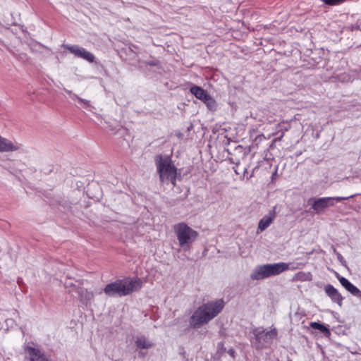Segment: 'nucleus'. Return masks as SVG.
Here are the masks:
<instances>
[{
  "label": "nucleus",
  "instance_id": "1",
  "mask_svg": "<svg viewBox=\"0 0 361 361\" xmlns=\"http://www.w3.org/2000/svg\"><path fill=\"white\" fill-rule=\"evenodd\" d=\"M223 300L207 302L196 310L190 319V325L199 328L214 318L224 308Z\"/></svg>",
  "mask_w": 361,
  "mask_h": 361
},
{
  "label": "nucleus",
  "instance_id": "2",
  "mask_svg": "<svg viewBox=\"0 0 361 361\" xmlns=\"http://www.w3.org/2000/svg\"><path fill=\"white\" fill-rule=\"evenodd\" d=\"M290 264L285 262H278L257 266L251 273L250 278L252 280H262L278 275L288 269H302L305 266V264L302 262L297 263L290 267H289Z\"/></svg>",
  "mask_w": 361,
  "mask_h": 361
},
{
  "label": "nucleus",
  "instance_id": "3",
  "mask_svg": "<svg viewBox=\"0 0 361 361\" xmlns=\"http://www.w3.org/2000/svg\"><path fill=\"white\" fill-rule=\"evenodd\" d=\"M142 285V281L139 278L120 280L108 284L104 288V292L110 297L124 296L138 290Z\"/></svg>",
  "mask_w": 361,
  "mask_h": 361
},
{
  "label": "nucleus",
  "instance_id": "4",
  "mask_svg": "<svg viewBox=\"0 0 361 361\" xmlns=\"http://www.w3.org/2000/svg\"><path fill=\"white\" fill-rule=\"evenodd\" d=\"M155 163L161 182L166 183L170 182L175 185L177 169L171 158L168 156H158L156 157Z\"/></svg>",
  "mask_w": 361,
  "mask_h": 361
},
{
  "label": "nucleus",
  "instance_id": "5",
  "mask_svg": "<svg viewBox=\"0 0 361 361\" xmlns=\"http://www.w3.org/2000/svg\"><path fill=\"white\" fill-rule=\"evenodd\" d=\"M178 245L183 250H189L198 237V233L187 224L180 222L173 226Z\"/></svg>",
  "mask_w": 361,
  "mask_h": 361
},
{
  "label": "nucleus",
  "instance_id": "6",
  "mask_svg": "<svg viewBox=\"0 0 361 361\" xmlns=\"http://www.w3.org/2000/svg\"><path fill=\"white\" fill-rule=\"evenodd\" d=\"M254 338L251 342L257 349H262L271 343L272 341L276 337L277 332L275 329L270 331H265L262 328L256 329L253 331Z\"/></svg>",
  "mask_w": 361,
  "mask_h": 361
},
{
  "label": "nucleus",
  "instance_id": "7",
  "mask_svg": "<svg viewBox=\"0 0 361 361\" xmlns=\"http://www.w3.org/2000/svg\"><path fill=\"white\" fill-rule=\"evenodd\" d=\"M354 196V195H352L348 197H325L314 199L312 200L311 209H313L315 213L320 214L326 208L329 207H333L336 202L348 200L351 197H353Z\"/></svg>",
  "mask_w": 361,
  "mask_h": 361
},
{
  "label": "nucleus",
  "instance_id": "8",
  "mask_svg": "<svg viewBox=\"0 0 361 361\" xmlns=\"http://www.w3.org/2000/svg\"><path fill=\"white\" fill-rule=\"evenodd\" d=\"M73 284L71 280L65 282L66 287L69 288V291L73 294L75 293L82 302H87L93 298V293L81 286L80 281H75Z\"/></svg>",
  "mask_w": 361,
  "mask_h": 361
},
{
  "label": "nucleus",
  "instance_id": "9",
  "mask_svg": "<svg viewBox=\"0 0 361 361\" xmlns=\"http://www.w3.org/2000/svg\"><path fill=\"white\" fill-rule=\"evenodd\" d=\"M63 47L76 57L82 59L90 63H93L94 61V56L83 47L70 44H63Z\"/></svg>",
  "mask_w": 361,
  "mask_h": 361
},
{
  "label": "nucleus",
  "instance_id": "10",
  "mask_svg": "<svg viewBox=\"0 0 361 361\" xmlns=\"http://www.w3.org/2000/svg\"><path fill=\"white\" fill-rule=\"evenodd\" d=\"M276 206L274 207L269 213L264 215L259 221L257 226V233H261L266 230L273 222L276 216Z\"/></svg>",
  "mask_w": 361,
  "mask_h": 361
},
{
  "label": "nucleus",
  "instance_id": "11",
  "mask_svg": "<svg viewBox=\"0 0 361 361\" xmlns=\"http://www.w3.org/2000/svg\"><path fill=\"white\" fill-rule=\"evenodd\" d=\"M25 350L30 361H49V359L33 344L27 345Z\"/></svg>",
  "mask_w": 361,
  "mask_h": 361
},
{
  "label": "nucleus",
  "instance_id": "12",
  "mask_svg": "<svg viewBox=\"0 0 361 361\" xmlns=\"http://www.w3.org/2000/svg\"><path fill=\"white\" fill-rule=\"evenodd\" d=\"M21 145L0 135V152H15L20 148Z\"/></svg>",
  "mask_w": 361,
  "mask_h": 361
},
{
  "label": "nucleus",
  "instance_id": "13",
  "mask_svg": "<svg viewBox=\"0 0 361 361\" xmlns=\"http://www.w3.org/2000/svg\"><path fill=\"white\" fill-rule=\"evenodd\" d=\"M324 290L333 302H336L340 307L342 305L343 297L336 288H335L332 285L328 284L325 286Z\"/></svg>",
  "mask_w": 361,
  "mask_h": 361
},
{
  "label": "nucleus",
  "instance_id": "14",
  "mask_svg": "<svg viewBox=\"0 0 361 361\" xmlns=\"http://www.w3.org/2000/svg\"><path fill=\"white\" fill-rule=\"evenodd\" d=\"M135 345L138 349H149L153 347L154 343L148 338L140 336L135 339Z\"/></svg>",
  "mask_w": 361,
  "mask_h": 361
},
{
  "label": "nucleus",
  "instance_id": "15",
  "mask_svg": "<svg viewBox=\"0 0 361 361\" xmlns=\"http://www.w3.org/2000/svg\"><path fill=\"white\" fill-rule=\"evenodd\" d=\"M312 280V274L310 271H298L295 273L291 281L293 282H304V281H310Z\"/></svg>",
  "mask_w": 361,
  "mask_h": 361
},
{
  "label": "nucleus",
  "instance_id": "16",
  "mask_svg": "<svg viewBox=\"0 0 361 361\" xmlns=\"http://www.w3.org/2000/svg\"><path fill=\"white\" fill-rule=\"evenodd\" d=\"M190 91L191 94H192L197 99L201 100L202 102H203L209 96L204 90L197 85L192 86L190 89Z\"/></svg>",
  "mask_w": 361,
  "mask_h": 361
},
{
  "label": "nucleus",
  "instance_id": "17",
  "mask_svg": "<svg viewBox=\"0 0 361 361\" xmlns=\"http://www.w3.org/2000/svg\"><path fill=\"white\" fill-rule=\"evenodd\" d=\"M337 279H338L341 284L351 294H354L355 293H357V288L354 286L352 283H350L347 279L343 276H337Z\"/></svg>",
  "mask_w": 361,
  "mask_h": 361
},
{
  "label": "nucleus",
  "instance_id": "18",
  "mask_svg": "<svg viewBox=\"0 0 361 361\" xmlns=\"http://www.w3.org/2000/svg\"><path fill=\"white\" fill-rule=\"evenodd\" d=\"M310 326L314 329H317L319 331H320L321 332L325 334H328L329 335L330 334V331L329 329H328L327 326H326L325 325L322 324H320V323H318V322H311L310 324Z\"/></svg>",
  "mask_w": 361,
  "mask_h": 361
},
{
  "label": "nucleus",
  "instance_id": "19",
  "mask_svg": "<svg viewBox=\"0 0 361 361\" xmlns=\"http://www.w3.org/2000/svg\"><path fill=\"white\" fill-rule=\"evenodd\" d=\"M209 110H214L216 109V102L209 95L203 101Z\"/></svg>",
  "mask_w": 361,
  "mask_h": 361
},
{
  "label": "nucleus",
  "instance_id": "20",
  "mask_svg": "<svg viewBox=\"0 0 361 361\" xmlns=\"http://www.w3.org/2000/svg\"><path fill=\"white\" fill-rule=\"evenodd\" d=\"M232 170L237 174L240 175L241 173H244L245 171V168L243 166H240L238 163L235 165L232 166Z\"/></svg>",
  "mask_w": 361,
  "mask_h": 361
},
{
  "label": "nucleus",
  "instance_id": "21",
  "mask_svg": "<svg viewBox=\"0 0 361 361\" xmlns=\"http://www.w3.org/2000/svg\"><path fill=\"white\" fill-rule=\"evenodd\" d=\"M78 102L81 104L82 108H85L88 110H91V109L92 108L88 100L82 98H78Z\"/></svg>",
  "mask_w": 361,
  "mask_h": 361
},
{
  "label": "nucleus",
  "instance_id": "22",
  "mask_svg": "<svg viewBox=\"0 0 361 361\" xmlns=\"http://www.w3.org/2000/svg\"><path fill=\"white\" fill-rule=\"evenodd\" d=\"M78 102L81 104L82 108H85L88 110H91V109L92 108L88 100L82 98H78Z\"/></svg>",
  "mask_w": 361,
  "mask_h": 361
},
{
  "label": "nucleus",
  "instance_id": "23",
  "mask_svg": "<svg viewBox=\"0 0 361 361\" xmlns=\"http://www.w3.org/2000/svg\"><path fill=\"white\" fill-rule=\"evenodd\" d=\"M78 102L81 104L82 108H85L88 110H91V109L92 108L88 100L82 98H78Z\"/></svg>",
  "mask_w": 361,
  "mask_h": 361
},
{
  "label": "nucleus",
  "instance_id": "24",
  "mask_svg": "<svg viewBox=\"0 0 361 361\" xmlns=\"http://www.w3.org/2000/svg\"><path fill=\"white\" fill-rule=\"evenodd\" d=\"M6 326H8V328L11 327L12 328L15 324V322L13 319H6Z\"/></svg>",
  "mask_w": 361,
  "mask_h": 361
},
{
  "label": "nucleus",
  "instance_id": "25",
  "mask_svg": "<svg viewBox=\"0 0 361 361\" xmlns=\"http://www.w3.org/2000/svg\"><path fill=\"white\" fill-rule=\"evenodd\" d=\"M68 94H70L72 99H75L78 101V98H80L78 95L73 94L71 91L67 90L66 91Z\"/></svg>",
  "mask_w": 361,
  "mask_h": 361
},
{
  "label": "nucleus",
  "instance_id": "26",
  "mask_svg": "<svg viewBox=\"0 0 361 361\" xmlns=\"http://www.w3.org/2000/svg\"><path fill=\"white\" fill-rule=\"evenodd\" d=\"M283 136H284V133H283V132H282L281 134L280 135V136H279L277 137H275L273 140V142H278V141H281L282 140V138L283 137Z\"/></svg>",
  "mask_w": 361,
  "mask_h": 361
},
{
  "label": "nucleus",
  "instance_id": "27",
  "mask_svg": "<svg viewBox=\"0 0 361 361\" xmlns=\"http://www.w3.org/2000/svg\"><path fill=\"white\" fill-rule=\"evenodd\" d=\"M227 353H228L231 356L234 357V353H235L234 350H233V349H230V350H228L227 351Z\"/></svg>",
  "mask_w": 361,
  "mask_h": 361
},
{
  "label": "nucleus",
  "instance_id": "28",
  "mask_svg": "<svg viewBox=\"0 0 361 361\" xmlns=\"http://www.w3.org/2000/svg\"><path fill=\"white\" fill-rule=\"evenodd\" d=\"M0 361H5V360H4V358H2V353H1V350H0Z\"/></svg>",
  "mask_w": 361,
  "mask_h": 361
},
{
  "label": "nucleus",
  "instance_id": "29",
  "mask_svg": "<svg viewBox=\"0 0 361 361\" xmlns=\"http://www.w3.org/2000/svg\"><path fill=\"white\" fill-rule=\"evenodd\" d=\"M283 132L284 133L285 131H287L288 130V127H286L282 129Z\"/></svg>",
  "mask_w": 361,
  "mask_h": 361
}]
</instances>
